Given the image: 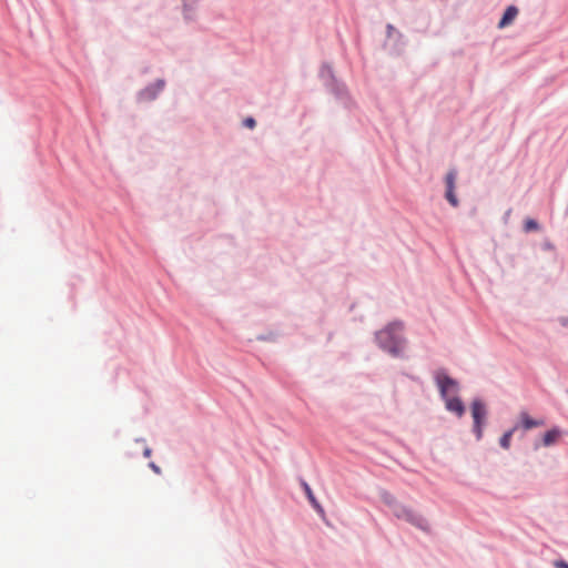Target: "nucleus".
Wrapping results in <instances>:
<instances>
[{
	"label": "nucleus",
	"mask_w": 568,
	"mask_h": 568,
	"mask_svg": "<svg viewBox=\"0 0 568 568\" xmlns=\"http://www.w3.org/2000/svg\"><path fill=\"white\" fill-rule=\"evenodd\" d=\"M403 324L394 322L376 334L378 345L393 356H398L404 347Z\"/></svg>",
	"instance_id": "obj_1"
},
{
	"label": "nucleus",
	"mask_w": 568,
	"mask_h": 568,
	"mask_svg": "<svg viewBox=\"0 0 568 568\" xmlns=\"http://www.w3.org/2000/svg\"><path fill=\"white\" fill-rule=\"evenodd\" d=\"M437 386L442 397L445 399L446 408L462 417L465 413V407L458 397H449V393L455 394L458 390V384L450 378L445 372H437L435 376Z\"/></svg>",
	"instance_id": "obj_2"
},
{
	"label": "nucleus",
	"mask_w": 568,
	"mask_h": 568,
	"mask_svg": "<svg viewBox=\"0 0 568 568\" xmlns=\"http://www.w3.org/2000/svg\"><path fill=\"white\" fill-rule=\"evenodd\" d=\"M471 416L474 419V432L476 434L477 439H480L483 437V425L487 416L486 406L481 400L476 399L473 402Z\"/></svg>",
	"instance_id": "obj_3"
},
{
	"label": "nucleus",
	"mask_w": 568,
	"mask_h": 568,
	"mask_svg": "<svg viewBox=\"0 0 568 568\" xmlns=\"http://www.w3.org/2000/svg\"><path fill=\"white\" fill-rule=\"evenodd\" d=\"M394 515L397 518L404 519L413 525L420 526L422 518L415 514L412 509L398 504L396 508L393 509Z\"/></svg>",
	"instance_id": "obj_4"
},
{
	"label": "nucleus",
	"mask_w": 568,
	"mask_h": 568,
	"mask_svg": "<svg viewBox=\"0 0 568 568\" xmlns=\"http://www.w3.org/2000/svg\"><path fill=\"white\" fill-rule=\"evenodd\" d=\"M517 14H518V9L515 6H509L506 9V11L504 12L503 18L500 19V21L498 23V27L500 29H503V28L509 26L515 20Z\"/></svg>",
	"instance_id": "obj_5"
},
{
	"label": "nucleus",
	"mask_w": 568,
	"mask_h": 568,
	"mask_svg": "<svg viewBox=\"0 0 568 568\" xmlns=\"http://www.w3.org/2000/svg\"><path fill=\"white\" fill-rule=\"evenodd\" d=\"M560 436H561L560 429L552 428L545 433V435L542 437V445L546 447L551 446L558 442Z\"/></svg>",
	"instance_id": "obj_6"
},
{
	"label": "nucleus",
	"mask_w": 568,
	"mask_h": 568,
	"mask_svg": "<svg viewBox=\"0 0 568 568\" xmlns=\"http://www.w3.org/2000/svg\"><path fill=\"white\" fill-rule=\"evenodd\" d=\"M520 420H521V426L524 427V429L528 430V429H531V428H535V427H539L541 425H544V422L542 420H536V419H532L527 413H521L520 414Z\"/></svg>",
	"instance_id": "obj_7"
},
{
	"label": "nucleus",
	"mask_w": 568,
	"mask_h": 568,
	"mask_svg": "<svg viewBox=\"0 0 568 568\" xmlns=\"http://www.w3.org/2000/svg\"><path fill=\"white\" fill-rule=\"evenodd\" d=\"M302 486H303V488H304V491H305V494H306V496H307L308 500H310V501H311V504L314 506V508H315L317 511L323 513V508H322V506L317 503V500H316V498H315V496H314V494H313V491H312L311 487L308 486V484H307V483H303V484H302Z\"/></svg>",
	"instance_id": "obj_8"
},
{
	"label": "nucleus",
	"mask_w": 568,
	"mask_h": 568,
	"mask_svg": "<svg viewBox=\"0 0 568 568\" xmlns=\"http://www.w3.org/2000/svg\"><path fill=\"white\" fill-rule=\"evenodd\" d=\"M515 432V428L506 432L501 438H500V446L504 448V449H508L510 447V440H511V436Z\"/></svg>",
	"instance_id": "obj_9"
},
{
	"label": "nucleus",
	"mask_w": 568,
	"mask_h": 568,
	"mask_svg": "<svg viewBox=\"0 0 568 568\" xmlns=\"http://www.w3.org/2000/svg\"><path fill=\"white\" fill-rule=\"evenodd\" d=\"M382 498L383 501L390 506L393 509L396 508V505H398L396 498L389 493H383Z\"/></svg>",
	"instance_id": "obj_10"
},
{
	"label": "nucleus",
	"mask_w": 568,
	"mask_h": 568,
	"mask_svg": "<svg viewBox=\"0 0 568 568\" xmlns=\"http://www.w3.org/2000/svg\"><path fill=\"white\" fill-rule=\"evenodd\" d=\"M446 189H455L456 182V172L454 170L449 171L446 175Z\"/></svg>",
	"instance_id": "obj_11"
},
{
	"label": "nucleus",
	"mask_w": 568,
	"mask_h": 568,
	"mask_svg": "<svg viewBox=\"0 0 568 568\" xmlns=\"http://www.w3.org/2000/svg\"><path fill=\"white\" fill-rule=\"evenodd\" d=\"M446 199L447 201L453 205V206H457L458 205V200L455 195V189H447L446 190Z\"/></svg>",
	"instance_id": "obj_12"
},
{
	"label": "nucleus",
	"mask_w": 568,
	"mask_h": 568,
	"mask_svg": "<svg viewBox=\"0 0 568 568\" xmlns=\"http://www.w3.org/2000/svg\"><path fill=\"white\" fill-rule=\"evenodd\" d=\"M524 229L526 232L537 231L539 229L538 223L532 219H527L525 221Z\"/></svg>",
	"instance_id": "obj_13"
},
{
	"label": "nucleus",
	"mask_w": 568,
	"mask_h": 568,
	"mask_svg": "<svg viewBox=\"0 0 568 568\" xmlns=\"http://www.w3.org/2000/svg\"><path fill=\"white\" fill-rule=\"evenodd\" d=\"M255 120L253 118H247L244 120V125L248 129H253L255 126Z\"/></svg>",
	"instance_id": "obj_14"
},
{
	"label": "nucleus",
	"mask_w": 568,
	"mask_h": 568,
	"mask_svg": "<svg viewBox=\"0 0 568 568\" xmlns=\"http://www.w3.org/2000/svg\"><path fill=\"white\" fill-rule=\"evenodd\" d=\"M555 568H568V564L564 560L554 561Z\"/></svg>",
	"instance_id": "obj_15"
},
{
	"label": "nucleus",
	"mask_w": 568,
	"mask_h": 568,
	"mask_svg": "<svg viewBox=\"0 0 568 568\" xmlns=\"http://www.w3.org/2000/svg\"><path fill=\"white\" fill-rule=\"evenodd\" d=\"M149 466H150V468H151L154 473H156V474H160V473H161L160 467H159L158 465H155L154 463H150V465H149Z\"/></svg>",
	"instance_id": "obj_16"
},
{
	"label": "nucleus",
	"mask_w": 568,
	"mask_h": 568,
	"mask_svg": "<svg viewBox=\"0 0 568 568\" xmlns=\"http://www.w3.org/2000/svg\"><path fill=\"white\" fill-rule=\"evenodd\" d=\"M151 454H152V450H151V448H149V447H146V448L144 449V452H143V455H144L146 458H149V457L151 456Z\"/></svg>",
	"instance_id": "obj_17"
},
{
	"label": "nucleus",
	"mask_w": 568,
	"mask_h": 568,
	"mask_svg": "<svg viewBox=\"0 0 568 568\" xmlns=\"http://www.w3.org/2000/svg\"><path fill=\"white\" fill-rule=\"evenodd\" d=\"M156 87H158V91L162 90V89H163V87H164V82H163V81H159V82L156 83Z\"/></svg>",
	"instance_id": "obj_18"
}]
</instances>
